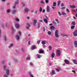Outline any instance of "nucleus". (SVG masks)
I'll list each match as a JSON object with an SVG mask.
<instances>
[{
  "mask_svg": "<svg viewBox=\"0 0 77 77\" xmlns=\"http://www.w3.org/2000/svg\"><path fill=\"white\" fill-rule=\"evenodd\" d=\"M6 66H4L3 67V69L4 70L6 71V73L7 74L6 75H4V77H8V75H9V70L8 69H6Z\"/></svg>",
  "mask_w": 77,
  "mask_h": 77,
  "instance_id": "nucleus-1",
  "label": "nucleus"
},
{
  "mask_svg": "<svg viewBox=\"0 0 77 77\" xmlns=\"http://www.w3.org/2000/svg\"><path fill=\"white\" fill-rule=\"evenodd\" d=\"M55 35L56 38H59V35L58 34V30H57L55 32Z\"/></svg>",
  "mask_w": 77,
  "mask_h": 77,
  "instance_id": "nucleus-2",
  "label": "nucleus"
},
{
  "mask_svg": "<svg viewBox=\"0 0 77 77\" xmlns=\"http://www.w3.org/2000/svg\"><path fill=\"white\" fill-rule=\"evenodd\" d=\"M18 4V0H17L16 2H15L14 3V6L13 7V9H15V6L17 5Z\"/></svg>",
  "mask_w": 77,
  "mask_h": 77,
  "instance_id": "nucleus-3",
  "label": "nucleus"
},
{
  "mask_svg": "<svg viewBox=\"0 0 77 77\" xmlns=\"http://www.w3.org/2000/svg\"><path fill=\"white\" fill-rule=\"evenodd\" d=\"M36 23H37V20H36L34 19L33 20V25L34 26H36Z\"/></svg>",
  "mask_w": 77,
  "mask_h": 77,
  "instance_id": "nucleus-4",
  "label": "nucleus"
},
{
  "mask_svg": "<svg viewBox=\"0 0 77 77\" xmlns=\"http://www.w3.org/2000/svg\"><path fill=\"white\" fill-rule=\"evenodd\" d=\"M50 29L52 31L53 30L54 31L56 29V28H55V27L54 26H52L50 27Z\"/></svg>",
  "mask_w": 77,
  "mask_h": 77,
  "instance_id": "nucleus-5",
  "label": "nucleus"
},
{
  "mask_svg": "<svg viewBox=\"0 0 77 77\" xmlns=\"http://www.w3.org/2000/svg\"><path fill=\"white\" fill-rule=\"evenodd\" d=\"M31 50H35V49H36V46L33 45L31 47Z\"/></svg>",
  "mask_w": 77,
  "mask_h": 77,
  "instance_id": "nucleus-6",
  "label": "nucleus"
},
{
  "mask_svg": "<svg viewBox=\"0 0 77 77\" xmlns=\"http://www.w3.org/2000/svg\"><path fill=\"white\" fill-rule=\"evenodd\" d=\"M26 25L27 26L26 27V29H29V27H30V24L28 23H26Z\"/></svg>",
  "mask_w": 77,
  "mask_h": 77,
  "instance_id": "nucleus-7",
  "label": "nucleus"
},
{
  "mask_svg": "<svg viewBox=\"0 0 77 77\" xmlns=\"http://www.w3.org/2000/svg\"><path fill=\"white\" fill-rule=\"evenodd\" d=\"M47 12H49L50 11V6H48L47 7Z\"/></svg>",
  "mask_w": 77,
  "mask_h": 77,
  "instance_id": "nucleus-8",
  "label": "nucleus"
},
{
  "mask_svg": "<svg viewBox=\"0 0 77 77\" xmlns=\"http://www.w3.org/2000/svg\"><path fill=\"white\" fill-rule=\"evenodd\" d=\"M64 62L66 64H67V65H68V64H69V62L68 60H65Z\"/></svg>",
  "mask_w": 77,
  "mask_h": 77,
  "instance_id": "nucleus-9",
  "label": "nucleus"
},
{
  "mask_svg": "<svg viewBox=\"0 0 77 77\" xmlns=\"http://www.w3.org/2000/svg\"><path fill=\"white\" fill-rule=\"evenodd\" d=\"M57 56H60V50H58L57 51Z\"/></svg>",
  "mask_w": 77,
  "mask_h": 77,
  "instance_id": "nucleus-10",
  "label": "nucleus"
},
{
  "mask_svg": "<svg viewBox=\"0 0 77 77\" xmlns=\"http://www.w3.org/2000/svg\"><path fill=\"white\" fill-rule=\"evenodd\" d=\"M24 11L26 12H29V10L27 8H25L24 9Z\"/></svg>",
  "mask_w": 77,
  "mask_h": 77,
  "instance_id": "nucleus-11",
  "label": "nucleus"
},
{
  "mask_svg": "<svg viewBox=\"0 0 77 77\" xmlns=\"http://www.w3.org/2000/svg\"><path fill=\"white\" fill-rule=\"evenodd\" d=\"M73 35L75 36H77V30L73 32Z\"/></svg>",
  "mask_w": 77,
  "mask_h": 77,
  "instance_id": "nucleus-12",
  "label": "nucleus"
},
{
  "mask_svg": "<svg viewBox=\"0 0 77 77\" xmlns=\"http://www.w3.org/2000/svg\"><path fill=\"white\" fill-rule=\"evenodd\" d=\"M61 35L62 36H66L67 37L68 36V35L65 34H61Z\"/></svg>",
  "mask_w": 77,
  "mask_h": 77,
  "instance_id": "nucleus-13",
  "label": "nucleus"
},
{
  "mask_svg": "<svg viewBox=\"0 0 77 77\" xmlns=\"http://www.w3.org/2000/svg\"><path fill=\"white\" fill-rule=\"evenodd\" d=\"M15 26L17 29H18V28H19V27H20V26L19 25V24H15Z\"/></svg>",
  "mask_w": 77,
  "mask_h": 77,
  "instance_id": "nucleus-14",
  "label": "nucleus"
},
{
  "mask_svg": "<svg viewBox=\"0 0 77 77\" xmlns=\"http://www.w3.org/2000/svg\"><path fill=\"white\" fill-rule=\"evenodd\" d=\"M73 62L75 64H76V65H77V61L75 60H73Z\"/></svg>",
  "mask_w": 77,
  "mask_h": 77,
  "instance_id": "nucleus-15",
  "label": "nucleus"
},
{
  "mask_svg": "<svg viewBox=\"0 0 77 77\" xmlns=\"http://www.w3.org/2000/svg\"><path fill=\"white\" fill-rule=\"evenodd\" d=\"M48 19H47L46 18H45L43 19V20L45 22V23H48Z\"/></svg>",
  "mask_w": 77,
  "mask_h": 77,
  "instance_id": "nucleus-16",
  "label": "nucleus"
},
{
  "mask_svg": "<svg viewBox=\"0 0 77 77\" xmlns=\"http://www.w3.org/2000/svg\"><path fill=\"white\" fill-rule=\"evenodd\" d=\"M16 39L17 40H19L20 39V37L18 35H17L16 36Z\"/></svg>",
  "mask_w": 77,
  "mask_h": 77,
  "instance_id": "nucleus-17",
  "label": "nucleus"
},
{
  "mask_svg": "<svg viewBox=\"0 0 77 77\" xmlns=\"http://www.w3.org/2000/svg\"><path fill=\"white\" fill-rule=\"evenodd\" d=\"M37 58H38V59H40V58H41V57H42V55H41L39 54H37Z\"/></svg>",
  "mask_w": 77,
  "mask_h": 77,
  "instance_id": "nucleus-18",
  "label": "nucleus"
},
{
  "mask_svg": "<svg viewBox=\"0 0 77 77\" xmlns=\"http://www.w3.org/2000/svg\"><path fill=\"white\" fill-rule=\"evenodd\" d=\"M13 46H14V44L11 43L10 44V45L8 46V48H10L12 47Z\"/></svg>",
  "mask_w": 77,
  "mask_h": 77,
  "instance_id": "nucleus-19",
  "label": "nucleus"
},
{
  "mask_svg": "<svg viewBox=\"0 0 77 77\" xmlns=\"http://www.w3.org/2000/svg\"><path fill=\"white\" fill-rule=\"evenodd\" d=\"M74 44L75 47H77V41H76L74 42Z\"/></svg>",
  "mask_w": 77,
  "mask_h": 77,
  "instance_id": "nucleus-20",
  "label": "nucleus"
},
{
  "mask_svg": "<svg viewBox=\"0 0 77 77\" xmlns=\"http://www.w3.org/2000/svg\"><path fill=\"white\" fill-rule=\"evenodd\" d=\"M51 72L52 73V74H51L52 75H54V74H56V73H55V72L54 70H52Z\"/></svg>",
  "mask_w": 77,
  "mask_h": 77,
  "instance_id": "nucleus-21",
  "label": "nucleus"
},
{
  "mask_svg": "<svg viewBox=\"0 0 77 77\" xmlns=\"http://www.w3.org/2000/svg\"><path fill=\"white\" fill-rule=\"evenodd\" d=\"M29 74L30 75V77H34L33 75L31 73V72H28Z\"/></svg>",
  "mask_w": 77,
  "mask_h": 77,
  "instance_id": "nucleus-22",
  "label": "nucleus"
},
{
  "mask_svg": "<svg viewBox=\"0 0 77 77\" xmlns=\"http://www.w3.org/2000/svg\"><path fill=\"white\" fill-rule=\"evenodd\" d=\"M60 3H61V1H59L58 2L57 6H60Z\"/></svg>",
  "mask_w": 77,
  "mask_h": 77,
  "instance_id": "nucleus-23",
  "label": "nucleus"
},
{
  "mask_svg": "<svg viewBox=\"0 0 77 77\" xmlns=\"http://www.w3.org/2000/svg\"><path fill=\"white\" fill-rule=\"evenodd\" d=\"M39 11L40 12H41L42 11V7H40L39 10Z\"/></svg>",
  "mask_w": 77,
  "mask_h": 77,
  "instance_id": "nucleus-24",
  "label": "nucleus"
},
{
  "mask_svg": "<svg viewBox=\"0 0 77 77\" xmlns=\"http://www.w3.org/2000/svg\"><path fill=\"white\" fill-rule=\"evenodd\" d=\"M55 20L57 22V24H59V23H60V22L58 19H55Z\"/></svg>",
  "mask_w": 77,
  "mask_h": 77,
  "instance_id": "nucleus-25",
  "label": "nucleus"
},
{
  "mask_svg": "<svg viewBox=\"0 0 77 77\" xmlns=\"http://www.w3.org/2000/svg\"><path fill=\"white\" fill-rule=\"evenodd\" d=\"M11 29L13 32H15V29H14V27H13V26H12L11 27Z\"/></svg>",
  "mask_w": 77,
  "mask_h": 77,
  "instance_id": "nucleus-26",
  "label": "nucleus"
},
{
  "mask_svg": "<svg viewBox=\"0 0 77 77\" xmlns=\"http://www.w3.org/2000/svg\"><path fill=\"white\" fill-rule=\"evenodd\" d=\"M55 55V54L54 53H52L51 55L52 57H54V56Z\"/></svg>",
  "mask_w": 77,
  "mask_h": 77,
  "instance_id": "nucleus-27",
  "label": "nucleus"
},
{
  "mask_svg": "<svg viewBox=\"0 0 77 77\" xmlns=\"http://www.w3.org/2000/svg\"><path fill=\"white\" fill-rule=\"evenodd\" d=\"M14 20H15V21H17V22L19 21H20V20H19V19H18V18H16Z\"/></svg>",
  "mask_w": 77,
  "mask_h": 77,
  "instance_id": "nucleus-28",
  "label": "nucleus"
},
{
  "mask_svg": "<svg viewBox=\"0 0 77 77\" xmlns=\"http://www.w3.org/2000/svg\"><path fill=\"white\" fill-rule=\"evenodd\" d=\"M53 23H54V24H55V25H57V23L54 20L53 21Z\"/></svg>",
  "mask_w": 77,
  "mask_h": 77,
  "instance_id": "nucleus-29",
  "label": "nucleus"
},
{
  "mask_svg": "<svg viewBox=\"0 0 77 77\" xmlns=\"http://www.w3.org/2000/svg\"><path fill=\"white\" fill-rule=\"evenodd\" d=\"M48 48L51 51V50H52V47L51 46H49Z\"/></svg>",
  "mask_w": 77,
  "mask_h": 77,
  "instance_id": "nucleus-30",
  "label": "nucleus"
},
{
  "mask_svg": "<svg viewBox=\"0 0 77 77\" xmlns=\"http://www.w3.org/2000/svg\"><path fill=\"white\" fill-rule=\"evenodd\" d=\"M48 35H51V32L50 31L48 32Z\"/></svg>",
  "mask_w": 77,
  "mask_h": 77,
  "instance_id": "nucleus-31",
  "label": "nucleus"
},
{
  "mask_svg": "<svg viewBox=\"0 0 77 77\" xmlns=\"http://www.w3.org/2000/svg\"><path fill=\"white\" fill-rule=\"evenodd\" d=\"M70 7L71 8H76L75 6L74 5H71Z\"/></svg>",
  "mask_w": 77,
  "mask_h": 77,
  "instance_id": "nucleus-32",
  "label": "nucleus"
},
{
  "mask_svg": "<svg viewBox=\"0 0 77 77\" xmlns=\"http://www.w3.org/2000/svg\"><path fill=\"white\" fill-rule=\"evenodd\" d=\"M42 44H43L44 45L45 44H46L45 42L44 41H42Z\"/></svg>",
  "mask_w": 77,
  "mask_h": 77,
  "instance_id": "nucleus-33",
  "label": "nucleus"
},
{
  "mask_svg": "<svg viewBox=\"0 0 77 77\" xmlns=\"http://www.w3.org/2000/svg\"><path fill=\"white\" fill-rule=\"evenodd\" d=\"M11 11V10L10 9H8L7 10V12L8 14V13H9Z\"/></svg>",
  "mask_w": 77,
  "mask_h": 77,
  "instance_id": "nucleus-34",
  "label": "nucleus"
},
{
  "mask_svg": "<svg viewBox=\"0 0 77 77\" xmlns=\"http://www.w3.org/2000/svg\"><path fill=\"white\" fill-rule=\"evenodd\" d=\"M71 29H74L75 28V26H71Z\"/></svg>",
  "mask_w": 77,
  "mask_h": 77,
  "instance_id": "nucleus-35",
  "label": "nucleus"
},
{
  "mask_svg": "<svg viewBox=\"0 0 77 77\" xmlns=\"http://www.w3.org/2000/svg\"><path fill=\"white\" fill-rule=\"evenodd\" d=\"M72 24L73 26H75V22H73L72 23Z\"/></svg>",
  "mask_w": 77,
  "mask_h": 77,
  "instance_id": "nucleus-36",
  "label": "nucleus"
},
{
  "mask_svg": "<svg viewBox=\"0 0 77 77\" xmlns=\"http://www.w3.org/2000/svg\"><path fill=\"white\" fill-rule=\"evenodd\" d=\"M53 6H56V2H53Z\"/></svg>",
  "mask_w": 77,
  "mask_h": 77,
  "instance_id": "nucleus-37",
  "label": "nucleus"
},
{
  "mask_svg": "<svg viewBox=\"0 0 77 77\" xmlns=\"http://www.w3.org/2000/svg\"><path fill=\"white\" fill-rule=\"evenodd\" d=\"M29 65L30 66H33V63L32 62H30L29 63Z\"/></svg>",
  "mask_w": 77,
  "mask_h": 77,
  "instance_id": "nucleus-38",
  "label": "nucleus"
},
{
  "mask_svg": "<svg viewBox=\"0 0 77 77\" xmlns=\"http://www.w3.org/2000/svg\"><path fill=\"white\" fill-rule=\"evenodd\" d=\"M26 59H27V60H30V57H27L26 58Z\"/></svg>",
  "mask_w": 77,
  "mask_h": 77,
  "instance_id": "nucleus-39",
  "label": "nucleus"
},
{
  "mask_svg": "<svg viewBox=\"0 0 77 77\" xmlns=\"http://www.w3.org/2000/svg\"><path fill=\"white\" fill-rule=\"evenodd\" d=\"M22 32L21 31H20V36H22Z\"/></svg>",
  "mask_w": 77,
  "mask_h": 77,
  "instance_id": "nucleus-40",
  "label": "nucleus"
},
{
  "mask_svg": "<svg viewBox=\"0 0 77 77\" xmlns=\"http://www.w3.org/2000/svg\"><path fill=\"white\" fill-rule=\"evenodd\" d=\"M16 12V10H13L12 11V13L13 14H15Z\"/></svg>",
  "mask_w": 77,
  "mask_h": 77,
  "instance_id": "nucleus-41",
  "label": "nucleus"
},
{
  "mask_svg": "<svg viewBox=\"0 0 77 77\" xmlns=\"http://www.w3.org/2000/svg\"><path fill=\"white\" fill-rule=\"evenodd\" d=\"M45 2L46 3H48L49 2V0H45Z\"/></svg>",
  "mask_w": 77,
  "mask_h": 77,
  "instance_id": "nucleus-42",
  "label": "nucleus"
},
{
  "mask_svg": "<svg viewBox=\"0 0 77 77\" xmlns=\"http://www.w3.org/2000/svg\"><path fill=\"white\" fill-rule=\"evenodd\" d=\"M4 39L5 41H6V35L4 36Z\"/></svg>",
  "mask_w": 77,
  "mask_h": 77,
  "instance_id": "nucleus-43",
  "label": "nucleus"
},
{
  "mask_svg": "<svg viewBox=\"0 0 77 77\" xmlns=\"http://www.w3.org/2000/svg\"><path fill=\"white\" fill-rule=\"evenodd\" d=\"M40 53H44V51L41 50L40 51Z\"/></svg>",
  "mask_w": 77,
  "mask_h": 77,
  "instance_id": "nucleus-44",
  "label": "nucleus"
},
{
  "mask_svg": "<svg viewBox=\"0 0 77 77\" xmlns=\"http://www.w3.org/2000/svg\"><path fill=\"white\" fill-rule=\"evenodd\" d=\"M58 13L59 15H60V16H61V15H62V14H61V13H60V11H58Z\"/></svg>",
  "mask_w": 77,
  "mask_h": 77,
  "instance_id": "nucleus-45",
  "label": "nucleus"
},
{
  "mask_svg": "<svg viewBox=\"0 0 77 77\" xmlns=\"http://www.w3.org/2000/svg\"><path fill=\"white\" fill-rule=\"evenodd\" d=\"M66 11L67 12H69V9H68V8H66Z\"/></svg>",
  "mask_w": 77,
  "mask_h": 77,
  "instance_id": "nucleus-46",
  "label": "nucleus"
},
{
  "mask_svg": "<svg viewBox=\"0 0 77 77\" xmlns=\"http://www.w3.org/2000/svg\"><path fill=\"white\" fill-rule=\"evenodd\" d=\"M62 14L63 15H66V14L65 13V12H63L62 13Z\"/></svg>",
  "mask_w": 77,
  "mask_h": 77,
  "instance_id": "nucleus-47",
  "label": "nucleus"
},
{
  "mask_svg": "<svg viewBox=\"0 0 77 77\" xmlns=\"http://www.w3.org/2000/svg\"><path fill=\"white\" fill-rule=\"evenodd\" d=\"M22 3L23 6H25V5H26V4H25V3H23V2H22Z\"/></svg>",
  "mask_w": 77,
  "mask_h": 77,
  "instance_id": "nucleus-48",
  "label": "nucleus"
},
{
  "mask_svg": "<svg viewBox=\"0 0 77 77\" xmlns=\"http://www.w3.org/2000/svg\"><path fill=\"white\" fill-rule=\"evenodd\" d=\"M41 42V40H39L38 41H37V43L39 44Z\"/></svg>",
  "mask_w": 77,
  "mask_h": 77,
  "instance_id": "nucleus-49",
  "label": "nucleus"
},
{
  "mask_svg": "<svg viewBox=\"0 0 77 77\" xmlns=\"http://www.w3.org/2000/svg\"><path fill=\"white\" fill-rule=\"evenodd\" d=\"M35 14H38V11H35V12H34Z\"/></svg>",
  "mask_w": 77,
  "mask_h": 77,
  "instance_id": "nucleus-50",
  "label": "nucleus"
},
{
  "mask_svg": "<svg viewBox=\"0 0 77 77\" xmlns=\"http://www.w3.org/2000/svg\"><path fill=\"white\" fill-rule=\"evenodd\" d=\"M43 31H44V32L45 31V27H43Z\"/></svg>",
  "mask_w": 77,
  "mask_h": 77,
  "instance_id": "nucleus-51",
  "label": "nucleus"
},
{
  "mask_svg": "<svg viewBox=\"0 0 77 77\" xmlns=\"http://www.w3.org/2000/svg\"><path fill=\"white\" fill-rule=\"evenodd\" d=\"M41 2L43 4H44V1H43V0H41Z\"/></svg>",
  "mask_w": 77,
  "mask_h": 77,
  "instance_id": "nucleus-52",
  "label": "nucleus"
},
{
  "mask_svg": "<svg viewBox=\"0 0 77 77\" xmlns=\"http://www.w3.org/2000/svg\"><path fill=\"white\" fill-rule=\"evenodd\" d=\"M40 24H41V23H38V27H40Z\"/></svg>",
  "mask_w": 77,
  "mask_h": 77,
  "instance_id": "nucleus-53",
  "label": "nucleus"
},
{
  "mask_svg": "<svg viewBox=\"0 0 77 77\" xmlns=\"http://www.w3.org/2000/svg\"><path fill=\"white\" fill-rule=\"evenodd\" d=\"M56 70H57V71H58V72H59V69L57 68L56 69Z\"/></svg>",
  "mask_w": 77,
  "mask_h": 77,
  "instance_id": "nucleus-54",
  "label": "nucleus"
},
{
  "mask_svg": "<svg viewBox=\"0 0 77 77\" xmlns=\"http://www.w3.org/2000/svg\"><path fill=\"white\" fill-rule=\"evenodd\" d=\"M61 9H65V7H63L61 8Z\"/></svg>",
  "mask_w": 77,
  "mask_h": 77,
  "instance_id": "nucleus-55",
  "label": "nucleus"
},
{
  "mask_svg": "<svg viewBox=\"0 0 77 77\" xmlns=\"http://www.w3.org/2000/svg\"><path fill=\"white\" fill-rule=\"evenodd\" d=\"M64 6V4H63V3H62L61 5V6H62V7H63V6Z\"/></svg>",
  "mask_w": 77,
  "mask_h": 77,
  "instance_id": "nucleus-56",
  "label": "nucleus"
},
{
  "mask_svg": "<svg viewBox=\"0 0 77 77\" xmlns=\"http://www.w3.org/2000/svg\"><path fill=\"white\" fill-rule=\"evenodd\" d=\"M52 8L53 9H56V7H52Z\"/></svg>",
  "mask_w": 77,
  "mask_h": 77,
  "instance_id": "nucleus-57",
  "label": "nucleus"
},
{
  "mask_svg": "<svg viewBox=\"0 0 77 77\" xmlns=\"http://www.w3.org/2000/svg\"><path fill=\"white\" fill-rule=\"evenodd\" d=\"M8 25V23H5V26L6 27H7V25Z\"/></svg>",
  "mask_w": 77,
  "mask_h": 77,
  "instance_id": "nucleus-58",
  "label": "nucleus"
},
{
  "mask_svg": "<svg viewBox=\"0 0 77 77\" xmlns=\"http://www.w3.org/2000/svg\"><path fill=\"white\" fill-rule=\"evenodd\" d=\"M26 18L27 19V20H29L30 19V17L29 16H28L26 17Z\"/></svg>",
  "mask_w": 77,
  "mask_h": 77,
  "instance_id": "nucleus-59",
  "label": "nucleus"
},
{
  "mask_svg": "<svg viewBox=\"0 0 77 77\" xmlns=\"http://www.w3.org/2000/svg\"><path fill=\"white\" fill-rule=\"evenodd\" d=\"M45 12V9H44L43 10L42 13H44V12Z\"/></svg>",
  "mask_w": 77,
  "mask_h": 77,
  "instance_id": "nucleus-60",
  "label": "nucleus"
},
{
  "mask_svg": "<svg viewBox=\"0 0 77 77\" xmlns=\"http://www.w3.org/2000/svg\"><path fill=\"white\" fill-rule=\"evenodd\" d=\"M17 60L16 59H14V61L15 62H17Z\"/></svg>",
  "mask_w": 77,
  "mask_h": 77,
  "instance_id": "nucleus-61",
  "label": "nucleus"
},
{
  "mask_svg": "<svg viewBox=\"0 0 77 77\" xmlns=\"http://www.w3.org/2000/svg\"><path fill=\"white\" fill-rule=\"evenodd\" d=\"M21 50L22 51H24V49H23V48H21Z\"/></svg>",
  "mask_w": 77,
  "mask_h": 77,
  "instance_id": "nucleus-62",
  "label": "nucleus"
},
{
  "mask_svg": "<svg viewBox=\"0 0 77 77\" xmlns=\"http://www.w3.org/2000/svg\"><path fill=\"white\" fill-rule=\"evenodd\" d=\"M72 72H74L75 74V70H72Z\"/></svg>",
  "mask_w": 77,
  "mask_h": 77,
  "instance_id": "nucleus-63",
  "label": "nucleus"
},
{
  "mask_svg": "<svg viewBox=\"0 0 77 77\" xmlns=\"http://www.w3.org/2000/svg\"><path fill=\"white\" fill-rule=\"evenodd\" d=\"M39 22H42V20H39Z\"/></svg>",
  "mask_w": 77,
  "mask_h": 77,
  "instance_id": "nucleus-64",
  "label": "nucleus"
}]
</instances>
